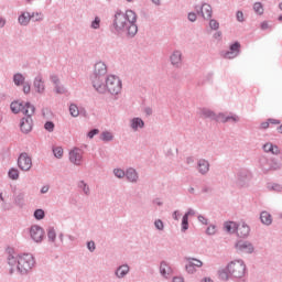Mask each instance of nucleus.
I'll return each instance as SVG.
<instances>
[{
  "label": "nucleus",
  "mask_w": 282,
  "mask_h": 282,
  "mask_svg": "<svg viewBox=\"0 0 282 282\" xmlns=\"http://www.w3.org/2000/svg\"><path fill=\"white\" fill-rule=\"evenodd\" d=\"M10 109L12 113H25V111H31V113H35L36 107L32 105L30 101H26L25 104L23 101H12L10 105Z\"/></svg>",
  "instance_id": "nucleus-8"
},
{
  "label": "nucleus",
  "mask_w": 282,
  "mask_h": 282,
  "mask_svg": "<svg viewBox=\"0 0 282 282\" xmlns=\"http://www.w3.org/2000/svg\"><path fill=\"white\" fill-rule=\"evenodd\" d=\"M200 115L204 117V118H210L212 120H217V117L215 116V112L208 108H203L200 110Z\"/></svg>",
  "instance_id": "nucleus-32"
},
{
  "label": "nucleus",
  "mask_w": 282,
  "mask_h": 282,
  "mask_svg": "<svg viewBox=\"0 0 282 282\" xmlns=\"http://www.w3.org/2000/svg\"><path fill=\"white\" fill-rule=\"evenodd\" d=\"M130 127L133 129V131H138V129H144V120H142L140 117H134L131 120Z\"/></svg>",
  "instance_id": "nucleus-25"
},
{
  "label": "nucleus",
  "mask_w": 282,
  "mask_h": 282,
  "mask_svg": "<svg viewBox=\"0 0 282 282\" xmlns=\"http://www.w3.org/2000/svg\"><path fill=\"white\" fill-rule=\"evenodd\" d=\"M186 261H195L194 263V268H202V265H204V262H202V260L197 259V258H186Z\"/></svg>",
  "instance_id": "nucleus-48"
},
{
  "label": "nucleus",
  "mask_w": 282,
  "mask_h": 282,
  "mask_svg": "<svg viewBox=\"0 0 282 282\" xmlns=\"http://www.w3.org/2000/svg\"><path fill=\"white\" fill-rule=\"evenodd\" d=\"M187 19H188V21H191V23H195V21H197V13H195V12H189V13L187 14Z\"/></svg>",
  "instance_id": "nucleus-57"
},
{
  "label": "nucleus",
  "mask_w": 282,
  "mask_h": 282,
  "mask_svg": "<svg viewBox=\"0 0 282 282\" xmlns=\"http://www.w3.org/2000/svg\"><path fill=\"white\" fill-rule=\"evenodd\" d=\"M32 19H34V13L30 14V12H23L22 14L19 15L18 21L20 25H29Z\"/></svg>",
  "instance_id": "nucleus-21"
},
{
  "label": "nucleus",
  "mask_w": 282,
  "mask_h": 282,
  "mask_svg": "<svg viewBox=\"0 0 282 282\" xmlns=\"http://www.w3.org/2000/svg\"><path fill=\"white\" fill-rule=\"evenodd\" d=\"M54 127H55V124L53 123V121H46L44 123V129H45V131H48V133L54 132Z\"/></svg>",
  "instance_id": "nucleus-47"
},
{
  "label": "nucleus",
  "mask_w": 282,
  "mask_h": 282,
  "mask_svg": "<svg viewBox=\"0 0 282 282\" xmlns=\"http://www.w3.org/2000/svg\"><path fill=\"white\" fill-rule=\"evenodd\" d=\"M111 94V96H118L122 91V80L116 75H108L106 84H104V94Z\"/></svg>",
  "instance_id": "nucleus-3"
},
{
  "label": "nucleus",
  "mask_w": 282,
  "mask_h": 282,
  "mask_svg": "<svg viewBox=\"0 0 282 282\" xmlns=\"http://www.w3.org/2000/svg\"><path fill=\"white\" fill-rule=\"evenodd\" d=\"M259 169H261L262 173L268 174L269 171H281L282 163L276 158L260 156Z\"/></svg>",
  "instance_id": "nucleus-5"
},
{
  "label": "nucleus",
  "mask_w": 282,
  "mask_h": 282,
  "mask_svg": "<svg viewBox=\"0 0 282 282\" xmlns=\"http://www.w3.org/2000/svg\"><path fill=\"white\" fill-rule=\"evenodd\" d=\"M18 166L21 171H30V169H32V158L28 155V152H23L19 155Z\"/></svg>",
  "instance_id": "nucleus-13"
},
{
  "label": "nucleus",
  "mask_w": 282,
  "mask_h": 282,
  "mask_svg": "<svg viewBox=\"0 0 282 282\" xmlns=\"http://www.w3.org/2000/svg\"><path fill=\"white\" fill-rule=\"evenodd\" d=\"M209 28L210 30H217L219 28V22L215 19L209 20Z\"/></svg>",
  "instance_id": "nucleus-53"
},
{
  "label": "nucleus",
  "mask_w": 282,
  "mask_h": 282,
  "mask_svg": "<svg viewBox=\"0 0 282 282\" xmlns=\"http://www.w3.org/2000/svg\"><path fill=\"white\" fill-rule=\"evenodd\" d=\"M53 154L55 158H57V160H61V158H63V148L61 147L53 148Z\"/></svg>",
  "instance_id": "nucleus-41"
},
{
  "label": "nucleus",
  "mask_w": 282,
  "mask_h": 282,
  "mask_svg": "<svg viewBox=\"0 0 282 282\" xmlns=\"http://www.w3.org/2000/svg\"><path fill=\"white\" fill-rule=\"evenodd\" d=\"M105 76H107V64L97 62L94 66L93 75H90V80L98 94H105Z\"/></svg>",
  "instance_id": "nucleus-1"
},
{
  "label": "nucleus",
  "mask_w": 282,
  "mask_h": 282,
  "mask_svg": "<svg viewBox=\"0 0 282 282\" xmlns=\"http://www.w3.org/2000/svg\"><path fill=\"white\" fill-rule=\"evenodd\" d=\"M227 271L232 279H243L246 276V262L243 260L231 261L227 265Z\"/></svg>",
  "instance_id": "nucleus-6"
},
{
  "label": "nucleus",
  "mask_w": 282,
  "mask_h": 282,
  "mask_svg": "<svg viewBox=\"0 0 282 282\" xmlns=\"http://www.w3.org/2000/svg\"><path fill=\"white\" fill-rule=\"evenodd\" d=\"M123 15L129 25L128 34L135 36V34H138V14L133 10H127Z\"/></svg>",
  "instance_id": "nucleus-7"
},
{
  "label": "nucleus",
  "mask_w": 282,
  "mask_h": 282,
  "mask_svg": "<svg viewBox=\"0 0 282 282\" xmlns=\"http://www.w3.org/2000/svg\"><path fill=\"white\" fill-rule=\"evenodd\" d=\"M69 113L73 118H78V116H80V110H78V106L72 104L69 106Z\"/></svg>",
  "instance_id": "nucleus-35"
},
{
  "label": "nucleus",
  "mask_w": 282,
  "mask_h": 282,
  "mask_svg": "<svg viewBox=\"0 0 282 282\" xmlns=\"http://www.w3.org/2000/svg\"><path fill=\"white\" fill-rule=\"evenodd\" d=\"M217 122H239V117L237 115L226 116L224 112L218 113L216 117Z\"/></svg>",
  "instance_id": "nucleus-18"
},
{
  "label": "nucleus",
  "mask_w": 282,
  "mask_h": 282,
  "mask_svg": "<svg viewBox=\"0 0 282 282\" xmlns=\"http://www.w3.org/2000/svg\"><path fill=\"white\" fill-rule=\"evenodd\" d=\"M24 116L25 117L20 121V131L22 133H30V131H32V127H34V121L32 120V116H34V113L30 110H25Z\"/></svg>",
  "instance_id": "nucleus-9"
},
{
  "label": "nucleus",
  "mask_w": 282,
  "mask_h": 282,
  "mask_svg": "<svg viewBox=\"0 0 282 282\" xmlns=\"http://www.w3.org/2000/svg\"><path fill=\"white\" fill-rule=\"evenodd\" d=\"M217 232V226L215 225H210L209 227H207L206 229V235L213 236Z\"/></svg>",
  "instance_id": "nucleus-51"
},
{
  "label": "nucleus",
  "mask_w": 282,
  "mask_h": 282,
  "mask_svg": "<svg viewBox=\"0 0 282 282\" xmlns=\"http://www.w3.org/2000/svg\"><path fill=\"white\" fill-rule=\"evenodd\" d=\"M14 204L19 206V208H23V206H25V193L20 192L14 195Z\"/></svg>",
  "instance_id": "nucleus-27"
},
{
  "label": "nucleus",
  "mask_w": 282,
  "mask_h": 282,
  "mask_svg": "<svg viewBox=\"0 0 282 282\" xmlns=\"http://www.w3.org/2000/svg\"><path fill=\"white\" fill-rule=\"evenodd\" d=\"M22 85H23L22 91L25 96H28L30 91H32V85L30 84V82H26Z\"/></svg>",
  "instance_id": "nucleus-46"
},
{
  "label": "nucleus",
  "mask_w": 282,
  "mask_h": 282,
  "mask_svg": "<svg viewBox=\"0 0 282 282\" xmlns=\"http://www.w3.org/2000/svg\"><path fill=\"white\" fill-rule=\"evenodd\" d=\"M83 160V155H80V149L75 148L69 152V162L75 164V166H80V162Z\"/></svg>",
  "instance_id": "nucleus-15"
},
{
  "label": "nucleus",
  "mask_w": 282,
  "mask_h": 282,
  "mask_svg": "<svg viewBox=\"0 0 282 282\" xmlns=\"http://www.w3.org/2000/svg\"><path fill=\"white\" fill-rule=\"evenodd\" d=\"M198 221L203 224L204 226H208V218L204 217L203 215H198L197 217Z\"/></svg>",
  "instance_id": "nucleus-60"
},
{
  "label": "nucleus",
  "mask_w": 282,
  "mask_h": 282,
  "mask_svg": "<svg viewBox=\"0 0 282 282\" xmlns=\"http://www.w3.org/2000/svg\"><path fill=\"white\" fill-rule=\"evenodd\" d=\"M19 175H20L19 170L15 169V167H11V169L9 170V172H8V177H9L10 180H13V181L19 180Z\"/></svg>",
  "instance_id": "nucleus-34"
},
{
  "label": "nucleus",
  "mask_w": 282,
  "mask_h": 282,
  "mask_svg": "<svg viewBox=\"0 0 282 282\" xmlns=\"http://www.w3.org/2000/svg\"><path fill=\"white\" fill-rule=\"evenodd\" d=\"M253 10L257 14H263V4L261 2H254Z\"/></svg>",
  "instance_id": "nucleus-42"
},
{
  "label": "nucleus",
  "mask_w": 282,
  "mask_h": 282,
  "mask_svg": "<svg viewBox=\"0 0 282 282\" xmlns=\"http://www.w3.org/2000/svg\"><path fill=\"white\" fill-rule=\"evenodd\" d=\"M154 226L156 230H164V221H162V219H156L154 221Z\"/></svg>",
  "instance_id": "nucleus-54"
},
{
  "label": "nucleus",
  "mask_w": 282,
  "mask_h": 282,
  "mask_svg": "<svg viewBox=\"0 0 282 282\" xmlns=\"http://www.w3.org/2000/svg\"><path fill=\"white\" fill-rule=\"evenodd\" d=\"M194 9L198 17H203L205 20L213 19V7L210 4L204 2L202 6H195Z\"/></svg>",
  "instance_id": "nucleus-12"
},
{
  "label": "nucleus",
  "mask_w": 282,
  "mask_h": 282,
  "mask_svg": "<svg viewBox=\"0 0 282 282\" xmlns=\"http://www.w3.org/2000/svg\"><path fill=\"white\" fill-rule=\"evenodd\" d=\"M272 143H265L262 149L264 153H272L274 151Z\"/></svg>",
  "instance_id": "nucleus-50"
},
{
  "label": "nucleus",
  "mask_w": 282,
  "mask_h": 282,
  "mask_svg": "<svg viewBox=\"0 0 282 282\" xmlns=\"http://www.w3.org/2000/svg\"><path fill=\"white\" fill-rule=\"evenodd\" d=\"M195 216V212L193 210V208H189L184 215L183 217H186L188 219V217H193Z\"/></svg>",
  "instance_id": "nucleus-63"
},
{
  "label": "nucleus",
  "mask_w": 282,
  "mask_h": 282,
  "mask_svg": "<svg viewBox=\"0 0 282 282\" xmlns=\"http://www.w3.org/2000/svg\"><path fill=\"white\" fill-rule=\"evenodd\" d=\"M241 50V44L239 42H235L229 46V51L235 52L236 54H239Z\"/></svg>",
  "instance_id": "nucleus-43"
},
{
  "label": "nucleus",
  "mask_w": 282,
  "mask_h": 282,
  "mask_svg": "<svg viewBox=\"0 0 282 282\" xmlns=\"http://www.w3.org/2000/svg\"><path fill=\"white\" fill-rule=\"evenodd\" d=\"M7 263L10 265L9 273L14 274V265H19V256L14 257L13 254L8 256Z\"/></svg>",
  "instance_id": "nucleus-23"
},
{
  "label": "nucleus",
  "mask_w": 282,
  "mask_h": 282,
  "mask_svg": "<svg viewBox=\"0 0 282 282\" xmlns=\"http://www.w3.org/2000/svg\"><path fill=\"white\" fill-rule=\"evenodd\" d=\"M185 270L188 274H195V272H197L195 269V262L188 261V263L185 265Z\"/></svg>",
  "instance_id": "nucleus-37"
},
{
  "label": "nucleus",
  "mask_w": 282,
  "mask_h": 282,
  "mask_svg": "<svg viewBox=\"0 0 282 282\" xmlns=\"http://www.w3.org/2000/svg\"><path fill=\"white\" fill-rule=\"evenodd\" d=\"M197 169L200 175H207L208 171H210V163L206 159H200L197 162Z\"/></svg>",
  "instance_id": "nucleus-17"
},
{
  "label": "nucleus",
  "mask_w": 282,
  "mask_h": 282,
  "mask_svg": "<svg viewBox=\"0 0 282 282\" xmlns=\"http://www.w3.org/2000/svg\"><path fill=\"white\" fill-rule=\"evenodd\" d=\"M13 83L15 87H21L25 82V76L21 73H17L13 75Z\"/></svg>",
  "instance_id": "nucleus-29"
},
{
  "label": "nucleus",
  "mask_w": 282,
  "mask_h": 282,
  "mask_svg": "<svg viewBox=\"0 0 282 282\" xmlns=\"http://www.w3.org/2000/svg\"><path fill=\"white\" fill-rule=\"evenodd\" d=\"M269 124H281V120L269 118Z\"/></svg>",
  "instance_id": "nucleus-64"
},
{
  "label": "nucleus",
  "mask_w": 282,
  "mask_h": 282,
  "mask_svg": "<svg viewBox=\"0 0 282 282\" xmlns=\"http://www.w3.org/2000/svg\"><path fill=\"white\" fill-rule=\"evenodd\" d=\"M90 28L93 30H100V18L99 17H95L94 21L90 24Z\"/></svg>",
  "instance_id": "nucleus-45"
},
{
  "label": "nucleus",
  "mask_w": 282,
  "mask_h": 282,
  "mask_svg": "<svg viewBox=\"0 0 282 282\" xmlns=\"http://www.w3.org/2000/svg\"><path fill=\"white\" fill-rule=\"evenodd\" d=\"M236 19H237V21H239V23H243V21H245L243 11H237Z\"/></svg>",
  "instance_id": "nucleus-59"
},
{
  "label": "nucleus",
  "mask_w": 282,
  "mask_h": 282,
  "mask_svg": "<svg viewBox=\"0 0 282 282\" xmlns=\"http://www.w3.org/2000/svg\"><path fill=\"white\" fill-rule=\"evenodd\" d=\"M87 249L89 250V252H95L96 250V242H94V240H90L87 242Z\"/></svg>",
  "instance_id": "nucleus-56"
},
{
  "label": "nucleus",
  "mask_w": 282,
  "mask_h": 282,
  "mask_svg": "<svg viewBox=\"0 0 282 282\" xmlns=\"http://www.w3.org/2000/svg\"><path fill=\"white\" fill-rule=\"evenodd\" d=\"M126 177L128 180V182H131L132 184H135V182H138V171H135V169L130 167L126 171Z\"/></svg>",
  "instance_id": "nucleus-22"
},
{
  "label": "nucleus",
  "mask_w": 282,
  "mask_h": 282,
  "mask_svg": "<svg viewBox=\"0 0 282 282\" xmlns=\"http://www.w3.org/2000/svg\"><path fill=\"white\" fill-rule=\"evenodd\" d=\"M237 226L238 224L235 221H225L224 230L225 232H228V235H235V232H237Z\"/></svg>",
  "instance_id": "nucleus-24"
},
{
  "label": "nucleus",
  "mask_w": 282,
  "mask_h": 282,
  "mask_svg": "<svg viewBox=\"0 0 282 282\" xmlns=\"http://www.w3.org/2000/svg\"><path fill=\"white\" fill-rule=\"evenodd\" d=\"M46 232L50 243H54L56 241V229H54V227H48Z\"/></svg>",
  "instance_id": "nucleus-31"
},
{
  "label": "nucleus",
  "mask_w": 282,
  "mask_h": 282,
  "mask_svg": "<svg viewBox=\"0 0 282 282\" xmlns=\"http://www.w3.org/2000/svg\"><path fill=\"white\" fill-rule=\"evenodd\" d=\"M186 230H188V218H186V216H183L181 223V232H186Z\"/></svg>",
  "instance_id": "nucleus-40"
},
{
  "label": "nucleus",
  "mask_w": 282,
  "mask_h": 282,
  "mask_svg": "<svg viewBox=\"0 0 282 282\" xmlns=\"http://www.w3.org/2000/svg\"><path fill=\"white\" fill-rule=\"evenodd\" d=\"M33 21H43V14L41 12H35L34 18H32Z\"/></svg>",
  "instance_id": "nucleus-61"
},
{
  "label": "nucleus",
  "mask_w": 282,
  "mask_h": 282,
  "mask_svg": "<svg viewBox=\"0 0 282 282\" xmlns=\"http://www.w3.org/2000/svg\"><path fill=\"white\" fill-rule=\"evenodd\" d=\"M260 221L263 226H272V215L268 212H261Z\"/></svg>",
  "instance_id": "nucleus-26"
},
{
  "label": "nucleus",
  "mask_w": 282,
  "mask_h": 282,
  "mask_svg": "<svg viewBox=\"0 0 282 282\" xmlns=\"http://www.w3.org/2000/svg\"><path fill=\"white\" fill-rule=\"evenodd\" d=\"M34 256L32 253H23L18 256L17 270L20 274H28L34 268Z\"/></svg>",
  "instance_id": "nucleus-4"
},
{
  "label": "nucleus",
  "mask_w": 282,
  "mask_h": 282,
  "mask_svg": "<svg viewBox=\"0 0 282 282\" xmlns=\"http://www.w3.org/2000/svg\"><path fill=\"white\" fill-rule=\"evenodd\" d=\"M98 133H100V130H98L97 128H94L90 131H88L87 138L91 140L94 139L95 135H98Z\"/></svg>",
  "instance_id": "nucleus-52"
},
{
  "label": "nucleus",
  "mask_w": 282,
  "mask_h": 282,
  "mask_svg": "<svg viewBox=\"0 0 282 282\" xmlns=\"http://www.w3.org/2000/svg\"><path fill=\"white\" fill-rule=\"evenodd\" d=\"M160 274L161 276H164V279H169L166 274H171V267H169V263H166V261H161Z\"/></svg>",
  "instance_id": "nucleus-28"
},
{
  "label": "nucleus",
  "mask_w": 282,
  "mask_h": 282,
  "mask_svg": "<svg viewBox=\"0 0 282 282\" xmlns=\"http://www.w3.org/2000/svg\"><path fill=\"white\" fill-rule=\"evenodd\" d=\"M33 87L36 94H44L45 93V82L43 80L42 75H37L33 80Z\"/></svg>",
  "instance_id": "nucleus-16"
},
{
  "label": "nucleus",
  "mask_w": 282,
  "mask_h": 282,
  "mask_svg": "<svg viewBox=\"0 0 282 282\" xmlns=\"http://www.w3.org/2000/svg\"><path fill=\"white\" fill-rule=\"evenodd\" d=\"M248 175H250V173L248 172V170H239L237 173V180L238 182H240V184H245L246 180H248Z\"/></svg>",
  "instance_id": "nucleus-30"
},
{
  "label": "nucleus",
  "mask_w": 282,
  "mask_h": 282,
  "mask_svg": "<svg viewBox=\"0 0 282 282\" xmlns=\"http://www.w3.org/2000/svg\"><path fill=\"white\" fill-rule=\"evenodd\" d=\"M170 61L174 67H180L182 65V51H174L170 56Z\"/></svg>",
  "instance_id": "nucleus-20"
},
{
  "label": "nucleus",
  "mask_w": 282,
  "mask_h": 282,
  "mask_svg": "<svg viewBox=\"0 0 282 282\" xmlns=\"http://www.w3.org/2000/svg\"><path fill=\"white\" fill-rule=\"evenodd\" d=\"M100 140H102V142H111L113 140V133L104 131L100 134Z\"/></svg>",
  "instance_id": "nucleus-33"
},
{
  "label": "nucleus",
  "mask_w": 282,
  "mask_h": 282,
  "mask_svg": "<svg viewBox=\"0 0 282 282\" xmlns=\"http://www.w3.org/2000/svg\"><path fill=\"white\" fill-rule=\"evenodd\" d=\"M271 191H274L275 193H282V185L279 183H274L271 187Z\"/></svg>",
  "instance_id": "nucleus-55"
},
{
  "label": "nucleus",
  "mask_w": 282,
  "mask_h": 282,
  "mask_svg": "<svg viewBox=\"0 0 282 282\" xmlns=\"http://www.w3.org/2000/svg\"><path fill=\"white\" fill-rule=\"evenodd\" d=\"M55 91L57 94H65V88L61 86L59 84H55Z\"/></svg>",
  "instance_id": "nucleus-62"
},
{
  "label": "nucleus",
  "mask_w": 282,
  "mask_h": 282,
  "mask_svg": "<svg viewBox=\"0 0 282 282\" xmlns=\"http://www.w3.org/2000/svg\"><path fill=\"white\" fill-rule=\"evenodd\" d=\"M33 217L37 220L41 221V219H45V210L43 209H35Z\"/></svg>",
  "instance_id": "nucleus-36"
},
{
  "label": "nucleus",
  "mask_w": 282,
  "mask_h": 282,
  "mask_svg": "<svg viewBox=\"0 0 282 282\" xmlns=\"http://www.w3.org/2000/svg\"><path fill=\"white\" fill-rule=\"evenodd\" d=\"M236 235L240 239H248L250 237V226L246 223L238 224Z\"/></svg>",
  "instance_id": "nucleus-14"
},
{
  "label": "nucleus",
  "mask_w": 282,
  "mask_h": 282,
  "mask_svg": "<svg viewBox=\"0 0 282 282\" xmlns=\"http://www.w3.org/2000/svg\"><path fill=\"white\" fill-rule=\"evenodd\" d=\"M126 173L124 170L122 169H115L113 170V175L118 177V180H122L123 177H126Z\"/></svg>",
  "instance_id": "nucleus-44"
},
{
  "label": "nucleus",
  "mask_w": 282,
  "mask_h": 282,
  "mask_svg": "<svg viewBox=\"0 0 282 282\" xmlns=\"http://www.w3.org/2000/svg\"><path fill=\"white\" fill-rule=\"evenodd\" d=\"M78 188H82V191L85 193V195H89V193H90L89 185H87V183H85V181H80L78 183Z\"/></svg>",
  "instance_id": "nucleus-39"
},
{
  "label": "nucleus",
  "mask_w": 282,
  "mask_h": 282,
  "mask_svg": "<svg viewBox=\"0 0 282 282\" xmlns=\"http://www.w3.org/2000/svg\"><path fill=\"white\" fill-rule=\"evenodd\" d=\"M237 252H243L245 254H252L254 252V245L248 240H238L235 243Z\"/></svg>",
  "instance_id": "nucleus-10"
},
{
  "label": "nucleus",
  "mask_w": 282,
  "mask_h": 282,
  "mask_svg": "<svg viewBox=\"0 0 282 282\" xmlns=\"http://www.w3.org/2000/svg\"><path fill=\"white\" fill-rule=\"evenodd\" d=\"M218 276L220 279V281H228V279H230V273L228 272V270H221L218 271Z\"/></svg>",
  "instance_id": "nucleus-38"
},
{
  "label": "nucleus",
  "mask_w": 282,
  "mask_h": 282,
  "mask_svg": "<svg viewBox=\"0 0 282 282\" xmlns=\"http://www.w3.org/2000/svg\"><path fill=\"white\" fill-rule=\"evenodd\" d=\"M50 80L53 83V85H61V79L56 75H51Z\"/></svg>",
  "instance_id": "nucleus-58"
},
{
  "label": "nucleus",
  "mask_w": 282,
  "mask_h": 282,
  "mask_svg": "<svg viewBox=\"0 0 282 282\" xmlns=\"http://www.w3.org/2000/svg\"><path fill=\"white\" fill-rule=\"evenodd\" d=\"M30 235L35 243H41L45 239V229L39 225H33L30 228Z\"/></svg>",
  "instance_id": "nucleus-11"
},
{
  "label": "nucleus",
  "mask_w": 282,
  "mask_h": 282,
  "mask_svg": "<svg viewBox=\"0 0 282 282\" xmlns=\"http://www.w3.org/2000/svg\"><path fill=\"white\" fill-rule=\"evenodd\" d=\"M237 56H239L238 53H235V51H227L225 54H224V58H237Z\"/></svg>",
  "instance_id": "nucleus-49"
},
{
  "label": "nucleus",
  "mask_w": 282,
  "mask_h": 282,
  "mask_svg": "<svg viewBox=\"0 0 282 282\" xmlns=\"http://www.w3.org/2000/svg\"><path fill=\"white\" fill-rule=\"evenodd\" d=\"M110 31L112 34L120 37L126 35L128 39H133L135 36L129 34V22L127 21V18L122 11L116 12Z\"/></svg>",
  "instance_id": "nucleus-2"
},
{
  "label": "nucleus",
  "mask_w": 282,
  "mask_h": 282,
  "mask_svg": "<svg viewBox=\"0 0 282 282\" xmlns=\"http://www.w3.org/2000/svg\"><path fill=\"white\" fill-rule=\"evenodd\" d=\"M130 270L131 268L129 264H121L116 269L115 276H117V279H124V276L129 274Z\"/></svg>",
  "instance_id": "nucleus-19"
}]
</instances>
